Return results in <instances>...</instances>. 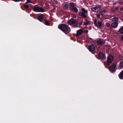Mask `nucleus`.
<instances>
[{
	"mask_svg": "<svg viewBox=\"0 0 123 123\" xmlns=\"http://www.w3.org/2000/svg\"><path fill=\"white\" fill-rule=\"evenodd\" d=\"M58 28L64 32H69L70 31V29L67 25L65 24L60 25Z\"/></svg>",
	"mask_w": 123,
	"mask_h": 123,
	"instance_id": "1",
	"label": "nucleus"
},
{
	"mask_svg": "<svg viewBox=\"0 0 123 123\" xmlns=\"http://www.w3.org/2000/svg\"><path fill=\"white\" fill-rule=\"evenodd\" d=\"M68 24L70 25H75V27H76L78 24V23L76 21V20L73 18L69 20L68 21Z\"/></svg>",
	"mask_w": 123,
	"mask_h": 123,
	"instance_id": "2",
	"label": "nucleus"
},
{
	"mask_svg": "<svg viewBox=\"0 0 123 123\" xmlns=\"http://www.w3.org/2000/svg\"><path fill=\"white\" fill-rule=\"evenodd\" d=\"M34 11L37 12H44L43 9L42 8L37 7H34L33 9Z\"/></svg>",
	"mask_w": 123,
	"mask_h": 123,
	"instance_id": "3",
	"label": "nucleus"
},
{
	"mask_svg": "<svg viewBox=\"0 0 123 123\" xmlns=\"http://www.w3.org/2000/svg\"><path fill=\"white\" fill-rule=\"evenodd\" d=\"M94 23L96 25L98 28L101 27L102 26V24L101 22L100 21H97V20H94Z\"/></svg>",
	"mask_w": 123,
	"mask_h": 123,
	"instance_id": "4",
	"label": "nucleus"
},
{
	"mask_svg": "<svg viewBox=\"0 0 123 123\" xmlns=\"http://www.w3.org/2000/svg\"><path fill=\"white\" fill-rule=\"evenodd\" d=\"M70 7L72 11H74L75 12H77L78 11V9L76 7H75L73 3H71L70 4Z\"/></svg>",
	"mask_w": 123,
	"mask_h": 123,
	"instance_id": "5",
	"label": "nucleus"
},
{
	"mask_svg": "<svg viewBox=\"0 0 123 123\" xmlns=\"http://www.w3.org/2000/svg\"><path fill=\"white\" fill-rule=\"evenodd\" d=\"M101 6H100L94 7L92 8V10L95 12H98L100 11L101 9Z\"/></svg>",
	"mask_w": 123,
	"mask_h": 123,
	"instance_id": "6",
	"label": "nucleus"
},
{
	"mask_svg": "<svg viewBox=\"0 0 123 123\" xmlns=\"http://www.w3.org/2000/svg\"><path fill=\"white\" fill-rule=\"evenodd\" d=\"M113 59V57L112 55H110L108 57L107 62L108 64V65H110L112 63Z\"/></svg>",
	"mask_w": 123,
	"mask_h": 123,
	"instance_id": "7",
	"label": "nucleus"
},
{
	"mask_svg": "<svg viewBox=\"0 0 123 123\" xmlns=\"http://www.w3.org/2000/svg\"><path fill=\"white\" fill-rule=\"evenodd\" d=\"M116 66V64H114L112 66L110 67L109 68L110 70L111 71H115V69Z\"/></svg>",
	"mask_w": 123,
	"mask_h": 123,
	"instance_id": "8",
	"label": "nucleus"
},
{
	"mask_svg": "<svg viewBox=\"0 0 123 123\" xmlns=\"http://www.w3.org/2000/svg\"><path fill=\"white\" fill-rule=\"evenodd\" d=\"M95 49V46L92 44H91L89 47L88 49L90 51H93Z\"/></svg>",
	"mask_w": 123,
	"mask_h": 123,
	"instance_id": "9",
	"label": "nucleus"
},
{
	"mask_svg": "<svg viewBox=\"0 0 123 123\" xmlns=\"http://www.w3.org/2000/svg\"><path fill=\"white\" fill-rule=\"evenodd\" d=\"M79 14L80 16L84 18H86V14L83 12H79Z\"/></svg>",
	"mask_w": 123,
	"mask_h": 123,
	"instance_id": "10",
	"label": "nucleus"
},
{
	"mask_svg": "<svg viewBox=\"0 0 123 123\" xmlns=\"http://www.w3.org/2000/svg\"><path fill=\"white\" fill-rule=\"evenodd\" d=\"M118 25V23L117 22H114L112 23L111 26L112 27L115 28Z\"/></svg>",
	"mask_w": 123,
	"mask_h": 123,
	"instance_id": "11",
	"label": "nucleus"
},
{
	"mask_svg": "<svg viewBox=\"0 0 123 123\" xmlns=\"http://www.w3.org/2000/svg\"><path fill=\"white\" fill-rule=\"evenodd\" d=\"M83 31L81 29H80L77 31L76 35L79 36L81 35L83 33Z\"/></svg>",
	"mask_w": 123,
	"mask_h": 123,
	"instance_id": "12",
	"label": "nucleus"
},
{
	"mask_svg": "<svg viewBox=\"0 0 123 123\" xmlns=\"http://www.w3.org/2000/svg\"><path fill=\"white\" fill-rule=\"evenodd\" d=\"M98 55L100 59H103L105 58V56L102 53H99Z\"/></svg>",
	"mask_w": 123,
	"mask_h": 123,
	"instance_id": "13",
	"label": "nucleus"
},
{
	"mask_svg": "<svg viewBox=\"0 0 123 123\" xmlns=\"http://www.w3.org/2000/svg\"><path fill=\"white\" fill-rule=\"evenodd\" d=\"M97 43L99 44H102L104 43L105 41L102 39H100L97 41Z\"/></svg>",
	"mask_w": 123,
	"mask_h": 123,
	"instance_id": "14",
	"label": "nucleus"
},
{
	"mask_svg": "<svg viewBox=\"0 0 123 123\" xmlns=\"http://www.w3.org/2000/svg\"><path fill=\"white\" fill-rule=\"evenodd\" d=\"M119 77L120 79H123V70L119 74Z\"/></svg>",
	"mask_w": 123,
	"mask_h": 123,
	"instance_id": "15",
	"label": "nucleus"
},
{
	"mask_svg": "<svg viewBox=\"0 0 123 123\" xmlns=\"http://www.w3.org/2000/svg\"><path fill=\"white\" fill-rule=\"evenodd\" d=\"M106 11L105 10H103V11H102L101 12H100L99 13V14L100 15V16H103L104 14Z\"/></svg>",
	"mask_w": 123,
	"mask_h": 123,
	"instance_id": "16",
	"label": "nucleus"
},
{
	"mask_svg": "<svg viewBox=\"0 0 123 123\" xmlns=\"http://www.w3.org/2000/svg\"><path fill=\"white\" fill-rule=\"evenodd\" d=\"M43 15H40L38 17V19L40 21H42L43 20Z\"/></svg>",
	"mask_w": 123,
	"mask_h": 123,
	"instance_id": "17",
	"label": "nucleus"
},
{
	"mask_svg": "<svg viewBox=\"0 0 123 123\" xmlns=\"http://www.w3.org/2000/svg\"><path fill=\"white\" fill-rule=\"evenodd\" d=\"M81 10L82 11V12L85 13L86 14H87L88 12L87 10H86L84 8H82L81 9Z\"/></svg>",
	"mask_w": 123,
	"mask_h": 123,
	"instance_id": "18",
	"label": "nucleus"
},
{
	"mask_svg": "<svg viewBox=\"0 0 123 123\" xmlns=\"http://www.w3.org/2000/svg\"><path fill=\"white\" fill-rule=\"evenodd\" d=\"M68 5L67 4H66L63 6V9L64 10H67L68 9Z\"/></svg>",
	"mask_w": 123,
	"mask_h": 123,
	"instance_id": "19",
	"label": "nucleus"
},
{
	"mask_svg": "<svg viewBox=\"0 0 123 123\" xmlns=\"http://www.w3.org/2000/svg\"><path fill=\"white\" fill-rule=\"evenodd\" d=\"M119 32L122 33H123V26H122L119 29Z\"/></svg>",
	"mask_w": 123,
	"mask_h": 123,
	"instance_id": "20",
	"label": "nucleus"
},
{
	"mask_svg": "<svg viewBox=\"0 0 123 123\" xmlns=\"http://www.w3.org/2000/svg\"><path fill=\"white\" fill-rule=\"evenodd\" d=\"M119 67L121 68H123V62H121L119 64Z\"/></svg>",
	"mask_w": 123,
	"mask_h": 123,
	"instance_id": "21",
	"label": "nucleus"
},
{
	"mask_svg": "<svg viewBox=\"0 0 123 123\" xmlns=\"http://www.w3.org/2000/svg\"><path fill=\"white\" fill-rule=\"evenodd\" d=\"M118 20V18L116 17H114L112 19V20L113 21H117Z\"/></svg>",
	"mask_w": 123,
	"mask_h": 123,
	"instance_id": "22",
	"label": "nucleus"
},
{
	"mask_svg": "<svg viewBox=\"0 0 123 123\" xmlns=\"http://www.w3.org/2000/svg\"><path fill=\"white\" fill-rule=\"evenodd\" d=\"M105 25L108 27H110V24L108 23H106L105 24Z\"/></svg>",
	"mask_w": 123,
	"mask_h": 123,
	"instance_id": "23",
	"label": "nucleus"
},
{
	"mask_svg": "<svg viewBox=\"0 0 123 123\" xmlns=\"http://www.w3.org/2000/svg\"><path fill=\"white\" fill-rule=\"evenodd\" d=\"M45 24L47 25H49V22L47 20H46L45 21Z\"/></svg>",
	"mask_w": 123,
	"mask_h": 123,
	"instance_id": "24",
	"label": "nucleus"
},
{
	"mask_svg": "<svg viewBox=\"0 0 123 123\" xmlns=\"http://www.w3.org/2000/svg\"><path fill=\"white\" fill-rule=\"evenodd\" d=\"M24 6L25 8L26 9L28 8L29 7V6H28V5L27 4L25 5H24Z\"/></svg>",
	"mask_w": 123,
	"mask_h": 123,
	"instance_id": "25",
	"label": "nucleus"
},
{
	"mask_svg": "<svg viewBox=\"0 0 123 123\" xmlns=\"http://www.w3.org/2000/svg\"><path fill=\"white\" fill-rule=\"evenodd\" d=\"M89 24V23L88 22H84V24L83 25H87Z\"/></svg>",
	"mask_w": 123,
	"mask_h": 123,
	"instance_id": "26",
	"label": "nucleus"
},
{
	"mask_svg": "<svg viewBox=\"0 0 123 123\" xmlns=\"http://www.w3.org/2000/svg\"><path fill=\"white\" fill-rule=\"evenodd\" d=\"M100 16H101L99 14H97V17L98 18H100Z\"/></svg>",
	"mask_w": 123,
	"mask_h": 123,
	"instance_id": "27",
	"label": "nucleus"
},
{
	"mask_svg": "<svg viewBox=\"0 0 123 123\" xmlns=\"http://www.w3.org/2000/svg\"><path fill=\"white\" fill-rule=\"evenodd\" d=\"M12 0L14 1L17 2H18V1H21L22 0Z\"/></svg>",
	"mask_w": 123,
	"mask_h": 123,
	"instance_id": "28",
	"label": "nucleus"
},
{
	"mask_svg": "<svg viewBox=\"0 0 123 123\" xmlns=\"http://www.w3.org/2000/svg\"><path fill=\"white\" fill-rule=\"evenodd\" d=\"M31 3V1L29 0H27V1L26 3Z\"/></svg>",
	"mask_w": 123,
	"mask_h": 123,
	"instance_id": "29",
	"label": "nucleus"
},
{
	"mask_svg": "<svg viewBox=\"0 0 123 123\" xmlns=\"http://www.w3.org/2000/svg\"><path fill=\"white\" fill-rule=\"evenodd\" d=\"M82 22H80L79 23V24L80 25H82Z\"/></svg>",
	"mask_w": 123,
	"mask_h": 123,
	"instance_id": "30",
	"label": "nucleus"
},
{
	"mask_svg": "<svg viewBox=\"0 0 123 123\" xmlns=\"http://www.w3.org/2000/svg\"><path fill=\"white\" fill-rule=\"evenodd\" d=\"M120 10L121 11H123V8H121L120 9Z\"/></svg>",
	"mask_w": 123,
	"mask_h": 123,
	"instance_id": "31",
	"label": "nucleus"
},
{
	"mask_svg": "<svg viewBox=\"0 0 123 123\" xmlns=\"http://www.w3.org/2000/svg\"><path fill=\"white\" fill-rule=\"evenodd\" d=\"M117 10V8H115V11Z\"/></svg>",
	"mask_w": 123,
	"mask_h": 123,
	"instance_id": "32",
	"label": "nucleus"
},
{
	"mask_svg": "<svg viewBox=\"0 0 123 123\" xmlns=\"http://www.w3.org/2000/svg\"><path fill=\"white\" fill-rule=\"evenodd\" d=\"M122 40L123 41V36H122Z\"/></svg>",
	"mask_w": 123,
	"mask_h": 123,
	"instance_id": "33",
	"label": "nucleus"
},
{
	"mask_svg": "<svg viewBox=\"0 0 123 123\" xmlns=\"http://www.w3.org/2000/svg\"><path fill=\"white\" fill-rule=\"evenodd\" d=\"M53 2V3H56V2H56V1L55 2Z\"/></svg>",
	"mask_w": 123,
	"mask_h": 123,
	"instance_id": "34",
	"label": "nucleus"
},
{
	"mask_svg": "<svg viewBox=\"0 0 123 123\" xmlns=\"http://www.w3.org/2000/svg\"><path fill=\"white\" fill-rule=\"evenodd\" d=\"M88 32V31H87V32Z\"/></svg>",
	"mask_w": 123,
	"mask_h": 123,
	"instance_id": "35",
	"label": "nucleus"
}]
</instances>
